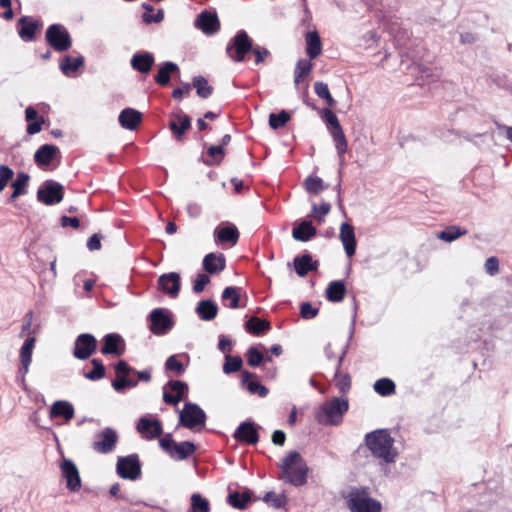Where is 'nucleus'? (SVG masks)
I'll use <instances>...</instances> for the list:
<instances>
[{"label":"nucleus","mask_w":512,"mask_h":512,"mask_svg":"<svg viewBox=\"0 0 512 512\" xmlns=\"http://www.w3.org/2000/svg\"><path fill=\"white\" fill-rule=\"evenodd\" d=\"M365 443L372 455L383 460L385 463H392L397 457V452L393 448L394 439L385 429H379L367 433Z\"/></svg>","instance_id":"f257e3e1"},{"label":"nucleus","mask_w":512,"mask_h":512,"mask_svg":"<svg viewBox=\"0 0 512 512\" xmlns=\"http://www.w3.org/2000/svg\"><path fill=\"white\" fill-rule=\"evenodd\" d=\"M280 479L294 486H302L307 481L308 467L297 451H290L280 464Z\"/></svg>","instance_id":"f03ea898"},{"label":"nucleus","mask_w":512,"mask_h":512,"mask_svg":"<svg viewBox=\"0 0 512 512\" xmlns=\"http://www.w3.org/2000/svg\"><path fill=\"white\" fill-rule=\"evenodd\" d=\"M348 409L347 399L333 397L318 406L315 411V420L321 425L338 426L342 423Z\"/></svg>","instance_id":"7ed1b4c3"},{"label":"nucleus","mask_w":512,"mask_h":512,"mask_svg":"<svg viewBox=\"0 0 512 512\" xmlns=\"http://www.w3.org/2000/svg\"><path fill=\"white\" fill-rule=\"evenodd\" d=\"M347 507L351 512H381V503L370 497L363 488H352L346 496Z\"/></svg>","instance_id":"20e7f679"},{"label":"nucleus","mask_w":512,"mask_h":512,"mask_svg":"<svg viewBox=\"0 0 512 512\" xmlns=\"http://www.w3.org/2000/svg\"><path fill=\"white\" fill-rule=\"evenodd\" d=\"M160 447L173 459H187L196 450L195 445L190 441L175 442L172 434L167 433L159 440Z\"/></svg>","instance_id":"39448f33"},{"label":"nucleus","mask_w":512,"mask_h":512,"mask_svg":"<svg viewBox=\"0 0 512 512\" xmlns=\"http://www.w3.org/2000/svg\"><path fill=\"white\" fill-rule=\"evenodd\" d=\"M252 47V40L248 34L244 30H240L228 43L226 53L233 61L242 62Z\"/></svg>","instance_id":"423d86ee"},{"label":"nucleus","mask_w":512,"mask_h":512,"mask_svg":"<svg viewBox=\"0 0 512 512\" xmlns=\"http://www.w3.org/2000/svg\"><path fill=\"white\" fill-rule=\"evenodd\" d=\"M47 43L56 51L63 52L72 45V40L67 29L61 24H52L45 35Z\"/></svg>","instance_id":"0eeeda50"},{"label":"nucleus","mask_w":512,"mask_h":512,"mask_svg":"<svg viewBox=\"0 0 512 512\" xmlns=\"http://www.w3.org/2000/svg\"><path fill=\"white\" fill-rule=\"evenodd\" d=\"M179 422L185 428L192 430L199 425H205L206 413L199 405L187 402L180 412Z\"/></svg>","instance_id":"6e6552de"},{"label":"nucleus","mask_w":512,"mask_h":512,"mask_svg":"<svg viewBox=\"0 0 512 512\" xmlns=\"http://www.w3.org/2000/svg\"><path fill=\"white\" fill-rule=\"evenodd\" d=\"M116 472L123 479L137 480L141 475V464L138 455L130 454L119 457L116 463Z\"/></svg>","instance_id":"1a4fd4ad"},{"label":"nucleus","mask_w":512,"mask_h":512,"mask_svg":"<svg viewBox=\"0 0 512 512\" xmlns=\"http://www.w3.org/2000/svg\"><path fill=\"white\" fill-rule=\"evenodd\" d=\"M38 201L45 205H54L63 200V186L55 181L48 180L37 191Z\"/></svg>","instance_id":"9d476101"},{"label":"nucleus","mask_w":512,"mask_h":512,"mask_svg":"<svg viewBox=\"0 0 512 512\" xmlns=\"http://www.w3.org/2000/svg\"><path fill=\"white\" fill-rule=\"evenodd\" d=\"M97 340L89 333L77 336L74 341L73 356L79 360H86L96 352Z\"/></svg>","instance_id":"9b49d317"},{"label":"nucleus","mask_w":512,"mask_h":512,"mask_svg":"<svg viewBox=\"0 0 512 512\" xmlns=\"http://www.w3.org/2000/svg\"><path fill=\"white\" fill-rule=\"evenodd\" d=\"M96 437L97 439L93 442L92 448L100 454L112 452L118 442L116 431L110 427L103 429Z\"/></svg>","instance_id":"f8f14e48"},{"label":"nucleus","mask_w":512,"mask_h":512,"mask_svg":"<svg viewBox=\"0 0 512 512\" xmlns=\"http://www.w3.org/2000/svg\"><path fill=\"white\" fill-rule=\"evenodd\" d=\"M149 319V329L155 335H164L173 326L171 318L165 313V310L162 308H156L152 310Z\"/></svg>","instance_id":"ddd939ff"},{"label":"nucleus","mask_w":512,"mask_h":512,"mask_svg":"<svg viewBox=\"0 0 512 512\" xmlns=\"http://www.w3.org/2000/svg\"><path fill=\"white\" fill-rule=\"evenodd\" d=\"M60 469L63 478L66 480V487L72 492L78 491L81 488V478L78 468L74 462L70 459L64 458L60 465Z\"/></svg>","instance_id":"4468645a"},{"label":"nucleus","mask_w":512,"mask_h":512,"mask_svg":"<svg viewBox=\"0 0 512 512\" xmlns=\"http://www.w3.org/2000/svg\"><path fill=\"white\" fill-rule=\"evenodd\" d=\"M158 288L171 298H177L181 289L179 273L170 272L162 274L158 278Z\"/></svg>","instance_id":"2eb2a0df"},{"label":"nucleus","mask_w":512,"mask_h":512,"mask_svg":"<svg viewBox=\"0 0 512 512\" xmlns=\"http://www.w3.org/2000/svg\"><path fill=\"white\" fill-rule=\"evenodd\" d=\"M137 431L147 440H153L163 434L161 421L157 418L141 417L137 423Z\"/></svg>","instance_id":"dca6fc26"},{"label":"nucleus","mask_w":512,"mask_h":512,"mask_svg":"<svg viewBox=\"0 0 512 512\" xmlns=\"http://www.w3.org/2000/svg\"><path fill=\"white\" fill-rule=\"evenodd\" d=\"M195 26L206 35H213L220 30V22L215 12L202 11L196 21Z\"/></svg>","instance_id":"f3484780"},{"label":"nucleus","mask_w":512,"mask_h":512,"mask_svg":"<svg viewBox=\"0 0 512 512\" xmlns=\"http://www.w3.org/2000/svg\"><path fill=\"white\" fill-rule=\"evenodd\" d=\"M166 386L175 393V395L170 394L164 389L163 400L170 405H177L188 393V385L183 381L170 380Z\"/></svg>","instance_id":"a211bd4d"},{"label":"nucleus","mask_w":512,"mask_h":512,"mask_svg":"<svg viewBox=\"0 0 512 512\" xmlns=\"http://www.w3.org/2000/svg\"><path fill=\"white\" fill-rule=\"evenodd\" d=\"M36 338L34 336H29L24 341L23 345L20 348L19 360H20V368L19 373L22 374V380L24 381L25 375L29 371L30 364L32 362V353L35 348Z\"/></svg>","instance_id":"6ab92c4d"},{"label":"nucleus","mask_w":512,"mask_h":512,"mask_svg":"<svg viewBox=\"0 0 512 512\" xmlns=\"http://www.w3.org/2000/svg\"><path fill=\"white\" fill-rule=\"evenodd\" d=\"M339 238L343 244L346 255L348 257L354 256L356 252V237L354 227L347 222L342 223L340 227Z\"/></svg>","instance_id":"aec40b11"},{"label":"nucleus","mask_w":512,"mask_h":512,"mask_svg":"<svg viewBox=\"0 0 512 512\" xmlns=\"http://www.w3.org/2000/svg\"><path fill=\"white\" fill-rule=\"evenodd\" d=\"M233 437L247 444H256L259 440L258 432L255 424L252 422H242L235 430Z\"/></svg>","instance_id":"412c9836"},{"label":"nucleus","mask_w":512,"mask_h":512,"mask_svg":"<svg viewBox=\"0 0 512 512\" xmlns=\"http://www.w3.org/2000/svg\"><path fill=\"white\" fill-rule=\"evenodd\" d=\"M154 62L155 58L152 53L138 52L132 56L130 64L135 71L147 74L151 71Z\"/></svg>","instance_id":"4be33fe9"},{"label":"nucleus","mask_w":512,"mask_h":512,"mask_svg":"<svg viewBox=\"0 0 512 512\" xmlns=\"http://www.w3.org/2000/svg\"><path fill=\"white\" fill-rule=\"evenodd\" d=\"M75 414L73 405L66 400L55 401L50 408V418H63L66 422L70 421Z\"/></svg>","instance_id":"5701e85b"},{"label":"nucleus","mask_w":512,"mask_h":512,"mask_svg":"<svg viewBox=\"0 0 512 512\" xmlns=\"http://www.w3.org/2000/svg\"><path fill=\"white\" fill-rule=\"evenodd\" d=\"M142 119V114L133 109V108H125L123 109L118 117L120 125L127 130H135L137 126L140 124Z\"/></svg>","instance_id":"b1692460"},{"label":"nucleus","mask_w":512,"mask_h":512,"mask_svg":"<svg viewBox=\"0 0 512 512\" xmlns=\"http://www.w3.org/2000/svg\"><path fill=\"white\" fill-rule=\"evenodd\" d=\"M104 344L101 348V353L104 355L113 354L120 356L123 354L124 349L119 347L123 343V338L116 333H109L103 338Z\"/></svg>","instance_id":"393cba45"},{"label":"nucleus","mask_w":512,"mask_h":512,"mask_svg":"<svg viewBox=\"0 0 512 512\" xmlns=\"http://www.w3.org/2000/svg\"><path fill=\"white\" fill-rule=\"evenodd\" d=\"M294 268L298 276L304 277L310 271H315L318 268V261H312V256L310 254H303L301 256H297L293 261Z\"/></svg>","instance_id":"a878e982"},{"label":"nucleus","mask_w":512,"mask_h":512,"mask_svg":"<svg viewBox=\"0 0 512 512\" xmlns=\"http://www.w3.org/2000/svg\"><path fill=\"white\" fill-rule=\"evenodd\" d=\"M58 152L59 148L57 146L44 144L35 152L34 161L39 166L49 165Z\"/></svg>","instance_id":"bb28decb"},{"label":"nucleus","mask_w":512,"mask_h":512,"mask_svg":"<svg viewBox=\"0 0 512 512\" xmlns=\"http://www.w3.org/2000/svg\"><path fill=\"white\" fill-rule=\"evenodd\" d=\"M191 127V119L188 115H177L175 120L169 122V128L178 141H181L186 131Z\"/></svg>","instance_id":"cd10ccee"},{"label":"nucleus","mask_w":512,"mask_h":512,"mask_svg":"<svg viewBox=\"0 0 512 512\" xmlns=\"http://www.w3.org/2000/svg\"><path fill=\"white\" fill-rule=\"evenodd\" d=\"M346 294V286L343 281L335 280L328 284L325 296L329 302L338 303L341 302Z\"/></svg>","instance_id":"c85d7f7f"},{"label":"nucleus","mask_w":512,"mask_h":512,"mask_svg":"<svg viewBox=\"0 0 512 512\" xmlns=\"http://www.w3.org/2000/svg\"><path fill=\"white\" fill-rule=\"evenodd\" d=\"M317 233L316 228L310 221H302L297 227L292 230V237L301 242H307Z\"/></svg>","instance_id":"c756f323"},{"label":"nucleus","mask_w":512,"mask_h":512,"mask_svg":"<svg viewBox=\"0 0 512 512\" xmlns=\"http://www.w3.org/2000/svg\"><path fill=\"white\" fill-rule=\"evenodd\" d=\"M204 269L214 274L225 269V257L223 254L209 253L203 259Z\"/></svg>","instance_id":"7c9ffc66"},{"label":"nucleus","mask_w":512,"mask_h":512,"mask_svg":"<svg viewBox=\"0 0 512 512\" xmlns=\"http://www.w3.org/2000/svg\"><path fill=\"white\" fill-rule=\"evenodd\" d=\"M345 356V351L341 353L337 360V366L335 371V384L342 394H346L351 388V377L348 373L342 374L340 367Z\"/></svg>","instance_id":"2f4dec72"},{"label":"nucleus","mask_w":512,"mask_h":512,"mask_svg":"<svg viewBox=\"0 0 512 512\" xmlns=\"http://www.w3.org/2000/svg\"><path fill=\"white\" fill-rule=\"evenodd\" d=\"M197 315L200 317V319L204 321H211L213 320L218 313V307L215 302L212 300L206 299L201 300L196 309H195Z\"/></svg>","instance_id":"473e14b6"},{"label":"nucleus","mask_w":512,"mask_h":512,"mask_svg":"<svg viewBox=\"0 0 512 512\" xmlns=\"http://www.w3.org/2000/svg\"><path fill=\"white\" fill-rule=\"evenodd\" d=\"M322 43L317 31L308 32L306 35V53L314 59L321 54Z\"/></svg>","instance_id":"72a5a7b5"},{"label":"nucleus","mask_w":512,"mask_h":512,"mask_svg":"<svg viewBox=\"0 0 512 512\" xmlns=\"http://www.w3.org/2000/svg\"><path fill=\"white\" fill-rule=\"evenodd\" d=\"M21 25L19 29V36L24 41H32L35 38V32L39 28V24L36 21H29L26 16L19 19Z\"/></svg>","instance_id":"f704fd0d"},{"label":"nucleus","mask_w":512,"mask_h":512,"mask_svg":"<svg viewBox=\"0 0 512 512\" xmlns=\"http://www.w3.org/2000/svg\"><path fill=\"white\" fill-rule=\"evenodd\" d=\"M255 374L251 373L249 371H243L242 373V382L247 383V390L251 394H258L260 397H266L268 394V389L262 385L260 382L257 381H250V379L254 378Z\"/></svg>","instance_id":"c9c22d12"},{"label":"nucleus","mask_w":512,"mask_h":512,"mask_svg":"<svg viewBox=\"0 0 512 512\" xmlns=\"http://www.w3.org/2000/svg\"><path fill=\"white\" fill-rule=\"evenodd\" d=\"M178 70L179 68L176 63L167 61L160 67L155 76V81L161 86H166L170 81L171 73L177 72Z\"/></svg>","instance_id":"e433bc0d"},{"label":"nucleus","mask_w":512,"mask_h":512,"mask_svg":"<svg viewBox=\"0 0 512 512\" xmlns=\"http://www.w3.org/2000/svg\"><path fill=\"white\" fill-rule=\"evenodd\" d=\"M331 135H332L333 141L335 143V148H336L338 158H339V164H340V166H343L344 165V154L347 152V148H348L345 134H344L343 130H338V131H331Z\"/></svg>","instance_id":"4c0bfd02"},{"label":"nucleus","mask_w":512,"mask_h":512,"mask_svg":"<svg viewBox=\"0 0 512 512\" xmlns=\"http://www.w3.org/2000/svg\"><path fill=\"white\" fill-rule=\"evenodd\" d=\"M83 65L84 58L82 56L76 58L65 56L60 63V69L64 75L70 76L71 73H75Z\"/></svg>","instance_id":"58836bf2"},{"label":"nucleus","mask_w":512,"mask_h":512,"mask_svg":"<svg viewBox=\"0 0 512 512\" xmlns=\"http://www.w3.org/2000/svg\"><path fill=\"white\" fill-rule=\"evenodd\" d=\"M217 238L220 242H229L233 245L237 243L239 239V231L236 226L228 225L215 231Z\"/></svg>","instance_id":"ea45409f"},{"label":"nucleus","mask_w":512,"mask_h":512,"mask_svg":"<svg viewBox=\"0 0 512 512\" xmlns=\"http://www.w3.org/2000/svg\"><path fill=\"white\" fill-rule=\"evenodd\" d=\"M251 500V493L247 490L242 494L238 492L230 493L227 497V502L236 509H245Z\"/></svg>","instance_id":"a19ab883"},{"label":"nucleus","mask_w":512,"mask_h":512,"mask_svg":"<svg viewBox=\"0 0 512 512\" xmlns=\"http://www.w3.org/2000/svg\"><path fill=\"white\" fill-rule=\"evenodd\" d=\"M193 87L199 97L207 99L213 93V87L208 84V81L203 76H196L192 80Z\"/></svg>","instance_id":"79ce46f5"},{"label":"nucleus","mask_w":512,"mask_h":512,"mask_svg":"<svg viewBox=\"0 0 512 512\" xmlns=\"http://www.w3.org/2000/svg\"><path fill=\"white\" fill-rule=\"evenodd\" d=\"M240 290L241 288L239 287H233V286H229V287H226L223 292H222V300L225 302V301H230L229 304H227L226 306L231 308V309H236V308H239L240 307V304H239V301H240Z\"/></svg>","instance_id":"37998d69"},{"label":"nucleus","mask_w":512,"mask_h":512,"mask_svg":"<svg viewBox=\"0 0 512 512\" xmlns=\"http://www.w3.org/2000/svg\"><path fill=\"white\" fill-rule=\"evenodd\" d=\"M245 327L250 333L260 335L270 328V323L253 316L246 322Z\"/></svg>","instance_id":"c03bdc74"},{"label":"nucleus","mask_w":512,"mask_h":512,"mask_svg":"<svg viewBox=\"0 0 512 512\" xmlns=\"http://www.w3.org/2000/svg\"><path fill=\"white\" fill-rule=\"evenodd\" d=\"M395 384L389 378H381L374 383V390L381 396H389L395 393Z\"/></svg>","instance_id":"a18cd8bd"},{"label":"nucleus","mask_w":512,"mask_h":512,"mask_svg":"<svg viewBox=\"0 0 512 512\" xmlns=\"http://www.w3.org/2000/svg\"><path fill=\"white\" fill-rule=\"evenodd\" d=\"M91 364L93 365V369L89 372L84 373V377L91 381H97L105 376V367L101 360L99 359H92Z\"/></svg>","instance_id":"49530a36"},{"label":"nucleus","mask_w":512,"mask_h":512,"mask_svg":"<svg viewBox=\"0 0 512 512\" xmlns=\"http://www.w3.org/2000/svg\"><path fill=\"white\" fill-rule=\"evenodd\" d=\"M312 69V63L309 60L306 59H300L295 67V78L294 82L295 84H299L301 79L311 72Z\"/></svg>","instance_id":"de8ad7c7"},{"label":"nucleus","mask_w":512,"mask_h":512,"mask_svg":"<svg viewBox=\"0 0 512 512\" xmlns=\"http://www.w3.org/2000/svg\"><path fill=\"white\" fill-rule=\"evenodd\" d=\"M466 230H461L458 226H450L438 234V238L445 242H452L460 236L465 235Z\"/></svg>","instance_id":"09e8293b"},{"label":"nucleus","mask_w":512,"mask_h":512,"mask_svg":"<svg viewBox=\"0 0 512 512\" xmlns=\"http://www.w3.org/2000/svg\"><path fill=\"white\" fill-rule=\"evenodd\" d=\"M263 500L276 509L284 507L287 503V498L284 494H277L273 491L267 492Z\"/></svg>","instance_id":"8fccbe9b"},{"label":"nucleus","mask_w":512,"mask_h":512,"mask_svg":"<svg viewBox=\"0 0 512 512\" xmlns=\"http://www.w3.org/2000/svg\"><path fill=\"white\" fill-rule=\"evenodd\" d=\"M289 120H290V114L285 110H282L278 114L271 113L269 115V125L274 130L285 126Z\"/></svg>","instance_id":"3c124183"},{"label":"nucleus","mask_w":512,"mask_h":512,"mask_svg":"<svg viewBox=\"0 0 512 512\" xmlns=\"http://www.w3.org/2000/svg\"><path fill=\"white\" fill-rule=\"evenodd\" d=\"M242 359L239 356H225V363L223 365V372L225 374H231L239 371L242 368Z\"/></svg>","instance_id":"603ef678"},{"label":"nucleus","mask_w":512,"mask_h":512,"mask_svg":"<svg viewBox=\"0 0 512 512\" xmlns=\"http://www.w3.org/2000/svg\"><path fill=\"white\" fill-rule=\"evenodd\" d=\"M192 512H209V502L200 494L195 493L191 496Z\"/></svg>","instance_id":"864d4df0"},{"label":"nucleus","mask_w":512,"mask_h":512,"mask_svg":"<svg viewBox=\"0 0 512 512\" xmlns=\"http://www.w3.org/2000/svg\"><path fill=\"white\" fill-rule=\"evenodd\" d=\"M305 188L307 192L317 195L326 187L324 186L321 178L310 176L305 180Z\"/></svg>","instance_id":"5fc2aeb1"},{"label":"nucleus","mask_w":512,"mask_h":512,"mask_svg":"<svg viewBox=\"0 0 512 512\" xmlns=\"http://www.w3.org/2000/svg\"><path fill=\"white\" fill-rule=\"evenodd\" d=\"M138 382L125 376H118L112 381V386L117 392H123L126 388H134Z\"/></svg>","instance_id":"6e6d98bb"},{"label":"nucleus","mask_w":512,"mask_h":512,"mask_svg":"<svg viewBox=\"0 0 512 512\" xmlns=\"http://www.w3.org/2000/svg\"><path fill=\"white\" fill-rule=\"evenodd\" d=\"M323 120L332 128V131L343 130L337 116L329 108L323 109Z\"/></svg>","instance_id":"4d7b16f0"},{"label":"nucleus","mask_w":512,"mask_h":512,"mask_svg":"<svg viewBox=\"0 0 512 512\" xmlns=\"http://www.w3.org/2000/svg\"><path fill=\"white\" fill-rule=\"evenodd\" d=\"M165 368L168 371H174L177 375H182L185 371L183 364L178 361L176 355H171L165 362Z\"/></svg>","instance_id":"13d9d810"},{"label":"nucleus","mask_w":512,"mask_h":512,"mask_svg":"<svg viewBox=\"0 0 512 512\" xmlns=\"http://www.w3.org/2000/svg\"><path fill=\"white\" fill-rule=\"evenodd\" d=\"M30 176L25 172H20L17 174L16 179L12 182V188L22 191V193H26V188L28 186Z\"/></svg>","instance_id":"bf43d9fd"},{"label":"nucleus","mask_w":512,"mask_h":512,"mask_svg":"<svg viewBox=\"0 0 512 512\" xmlns=\"http://www.w3.org/2000/svg\"><path fill=\"white\" fill-rule=\"evenodd\" d=\"M263 361V354L256 348L250 347L247 351V362L252 367L259 366Z\"/></svg>","instance_id":"052dcab7"},{"label":"nucleus","mask_w":512,"mask_h":512,"mask_svg":"<svg viewBox=\"0 0 512 512\" xmlns=\"http://www.w3.org/2000/svg\"><path fill=\"white\" fill-rule=\"evenodd\" d=\"M331 205L328 202H323L319 206L316 204H313L312 206V213L313 215L318 219L319 222H321L324 217L330 212Z\"/></svg>","instance_id":"680f3d73"},{"label":"nucleus","mask_w":512,"mask_h":512,"mask_svg":"<svg viewBox=\"0 0 512 512\" xmlns=\"http://www.w3.org/2000/svg\"><path fill=\"white\" fill-rule=\"evenodd\" d=\"M13 175L14 172L9 166L0 165V192L6 187Z\"/></svg>","instance_id":"e2e57ef3"},{"label":"nucleus","mask_w":512,"mask_h":512,"mask_svg":"<svg viewBox=\"0 0 512 512\" xmlns=\"http://www.w3.org/2000/svg\"><path fill=\"white\" fill-rule=\"evenodd\" d=\"M32 322H33V311H29L26 313V315L24 317L23 324L21 327V332L19 334L20 337H23L25 335H28V337H29V336H32L31 334L35 333V331L31 332Z\"/></svg>","instance_id":"0e129e2a"},{"label":"nucleus","mask_w":512,"mask_h":512,"mask_svg":"<svg viewBox=\"0 0 512 512\" xmlns=\"http://www.w3.org/2000/svg\"><path fill=\"white\" fill-rule=\"evenodd\" d=\"M318 312V308H314L309 302L301 304L300 314L304 319H312L317 316Z\"/></svg>","instance_id":"69168bd1"},{"label":"nucleus","mask_w":512,"mask_h":512,"mask_svg":"<svg viewBox=\"0 0 512 512\" xmlns=\"http://www.w3.org/2000/svg\"><path fill=\"white\" fill-rule=\"evenodd\" d=\"M210 282V278L206 274H199L194 281L193 291L197 294L201 293L205 286Z\"/></svg>","instance_id":"338daca9"},{"label":"nucleus","mask_w":512,"mask_h":512,"mask_svg":"<svg viewBox=\"0 0 512 512\" xmlns=\"http://www.w3.org/2000/svg\"><path fill=\"white\" fill-rule=\"evenodd\" d=\"M207 153L209 156L214 158L216 164H219L224 157V149L222 148V145L210 146L207 149Z\"/></svg>","instance_id":"774afa93"}]
</instances>
